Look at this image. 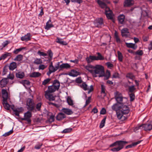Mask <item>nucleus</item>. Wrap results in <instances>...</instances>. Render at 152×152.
<instances>
[{
  "mask_svg": "<svg viewBox=\"0 0 152 152\" xmlns=\"http://www.w3.org/2000/svg\"><path fill=\"white\" fill-rule=\"evenodd\" d=\"M128 143V142L126 141L121 140H118L110 144L109 147H113L118 146L117 147L114 148L110 150L113 152H118L123 149L125 145Z\"/></svg>",
  "mask_w": 152,
  "mask_h": 152,
  "instance_id": "f257e3e1",
  "label": "nucleus"
},
{
  "mask_svg": "<svg viewBox=\"0 0 152 152\" xmlns=\"http://www.w3.org/2000/svg\"><path fill=\"white\" fill-rule=\"evenodd\" d=\"M60 87L59 82L56 79L54 80L53 85L48 87V90L45 92V93H51L55 92L56 90H58Z\"/></svg>",
  "mask_w": 152,
  "mask_h": 152,
  "instance_id": "f03ea898",
  "label": "nucleus"
},
{
  "mask_svg": "<svg viewBox=\"0 0 152 152\" xmlns=\"http://www.w3.org/2000/svg\"><path fill=\"white\" fill-rule=\"evenodd\" d=\"M121 110L117 112V116L120 118L122 117V114H127L130 111L129 107L127 105H124V103L122 104Z\"/></svg>",
  "mask_w": 152,
  "mask_h": 152,
  "instance_id": "7ed1b4c3",
  "label": "nucleus"
},
{
  "mask_svg": "<svg viewBox=\"0 0 152 152\" xmlns=\"http://www.w3.org/2000/svg\"><path fill=\"white\" fill-rule=\"evenodd\" d=\"M95 74H99V77H103L104 76V68L102 65H96L95 68Z\"/></svg>",
  "mask_w": 152,
  "mask_h": 152,
  "instance_id": "20e7f679",
  "label": "nucleus"
},
{
  "mask_svg": "<svg viewBox=\"0 0 152 152\" xmlns=\"http://www.w3.org/2000/svg\"><path fill=\"white\" fill-rule=\"evenodd\" d=\"M47 53L48 54V57H45L46 59H47L45 60V61H46L47 63L50 64L49 67H50V66H53V62L51 61V60L53 59V53L51 50L49 49L48 50Z\"/></svg>",
  "mask_w": 152,
  "mask_h": 152,
  "instance_id": "39448f33",
  "label": "nucleus"
},
{
  "mask_svg": "<svg viewBox=\"0 0 152 152\" xmlns=\"http://www.w3.org/2000/svg\"><path fill=\"white\" fill-rule=\"evenodd\" d=\"M31 111H28L24 114V118H21V119L22 121H25L27 122V123L30 124L31 123V118L32 117V114Z\"/></svg>",
  "mask_w": 152,
  "mask_h": 152,
  "instance_id": "423d86ee",
  "label": "nucleus"
},
{
  "mask_svg": "<svg viewBox=\"0 0 152 152\" xmlns=\"http://www.w3.org/2000/svg\"><path fill=\"white\" fill-rule=\"evenodd\" d=\"M27 107L28 110L30 111H33L35 108L34 103L33 99L28 98L26 102Z\"/></svg>",
  "mask_w": 152,
  "mask_h": 152,
  "instance_id": "0eeeda50",
  "label": "nucleus"
},
{
  "mask_svg": "<svg viewBox=\"0 0 152 152\" xmlns=\"http://www.w3.org/2000/svg\"><path fill=\"white\" fill-rule=\"evenodd\" d=\"M114 98L118 103L123 104V99L122 94L118 91H116L114 93Z\"/></svg>",
  "mask_w": 152,
  "mask_h": 152,
  "instance_id": "6e6552de",
  "label": "nucleus"
},
{
  "mask_svg": "<svg viewBox=\"0 0 152 152\" xmlns=\"http://www.w3.org/2000/svg\"><path fill=\"white\" fill-rule=\"evenodd\" d=\"M102 5L107 7L106 5L104 3H103ZM104 9H105L104 13L107 19L109 20L112 19L113 12L112 10L110 9L109 7H106V8Z\"/></svg>",
  "mask_w": 152,
  "mask_h": 152,
  "instance_id": "1a4fd4ad",
  "label": "nucleus"
},
{
  "mask_svg": "<svg viewBox=\"0 0 152 152\" xmlns=\"http://www.w3.org/2000/svg\"><path fill=\"white\" fill-rule=\"evenodd\" d=\"M97 2L98 4L99 7L102 9H104L106 8V7L102 5L103 3H104L107 6V7H109L107 6V4H111V1L110 0H97Z\"/></svg>",
  "mask_w": 152,
  "mask_h": 152,
  "instance_id": "9d476101",
  "label": "nucleus"
},
{
  "mask_svg": "<svg viewBox=\"0 0 152 152\" xmlns=\"http://www.w3.org/2000/svg\"><path fill=\"white\" fill-rule=\"evenodd\" d=\"M134 4V1L133 0H125L123 3V6L124 7H130L133 6Z\"/></svg>",
  "mask_w": 152,
  "mask_h": 152,
  "instance_id": "9b49d317",
  "label": "nucleus"
},
{
  "mask_svg": "<svg viewBox=\"0 0 152 152\" xmlns=\"http://www.w3.org/2000/svg\"><path fill=\"white\" fill-rule=\"evenodd\" d=\"M95 25L97 27H101L104 25L103 20L102 18H98L96 19L95 21Z\"/></svg>",
  "mask_w": 152,
  "mask_h": 152,
  "instance_id": "f8f14e48",
  "label": "nucleus"
},
{
  "mask_svg": "<svg viewBox=\"0 0 152 152\" xmlns=\"http://www.w3.org/2000/svg\"><path fill=\"white\" fill-rule=\"evenodd\" d=\"M123 104L118 103L116 102V103L114 104L112 107V108L113 110L115 111L117 113L118 111H120L121 110V106Z\"/></svg>",
  "mask_w": 152,
  "mask_h": 152,
  "instance_id": "ddd939ff",
  "label": "nucleus"
},
{
  "mask_svg": "<svg viewBox=\"0 0 152 152\" xmlns=\"http://www.w3.org/2000/svg\"><path fill=\"white\" fill-rule=\"evenodd\" d=\"M2 97L3 99V102H6L9 98L7 90L5 89H2L1 90Z\"/></svg>",
  "mask_w": 152,
  "mask_h": 152,
  "instance_id": "4468645a",
  "label": "nucleus"
},
{
  "mask_svg": "<svg viewBox=\"0 0 152 152\" xmlns=\"http://www.w3.org/2000/svg\"><path fill=\"white\" fill-rule=\"evenodd\" d=\"M86 60L88 64H89L94 61L96 60V56L90 55L89 56H87L86 57Z\"/></svg>",
  "mask_w": 152,
  "mask_h": 152,
  "instance_id": "2eb2a0df",
  "label": "nucleus"
},
{
  "mask_svg": "<svg viewBox=\"0 0 152 152\" xmlns=\"http://www.w3.org/2000/svg\"><path fill=\"white\" fill-rule=\"evenodd\" d=\"M31 34L30 33H28L24 36H22L21 37V39L22 41H25L26 42L31 40Z\"/></svg>",
  "mask_w": 152,
  "mask_h": 152,
  "instance_id": "dca6fc26",
  "label": "nucleus"
},
{
  "mask_svg": "<svg viewBox=\"0 0 152 152\" xmlns=\"http://www.w3.org/2000/svg\"><path fill=\"white\" fill-rule=\"evenodd\" d=\"M8 78H3L0 82V84L1 88L5 87L8 82Z\"/></svg>",
  "mask_w": 152,
  "mask_h": 152,
  "instance_id": "f3484780",
  "label": "nucleus"
},
{
  "mask_svg": "<svg viewBox=\"0 0 152 152\" xmlns=\"http://www.w3.org/2000/svg\"><path fill=\"white\" fill-rule=\"evenodd\" d=\"M143 128L145 131H150L152 129V123L143 124Z\"/></svg>",
  "mask_w": 152,
  "mask_h": 152,
  "instance_id": "a211bd4d",
  "label": "nucleus"
},
{
  "mask_svg": "<svg viewBox=\"0 0 152 152\" xmlns=\"http://www.w3.org/2000/svg\"><path fill=\"white\" fill-rule=\"evenodd\" d=\"M66 116V115L62 113H58L56 117V119L58 121H60L65 118Z\"/></svg>",
  "mask_w": 152,
  "mask_h": 152,
  "instance_id": "6ab92c4d",
  "label": "nucleus"
},
{
  "mask_svg": "<svg viewBox=\"0 0 152 152\" xmlns=\"http://www.w3.org/2000/svg\"><path fill=\"white\" fill-rule=\"evenodd\" d=\"M141 141V140H140L136 142H133L132 144L126 146L125 147V148L126 149H127L129 148H132L133 147H135L137 145L140 143Z\"/></svg>",
  "mask_w": 152,
  "mask_h": 152,
  "instance_id": "aec40b11",
  "label": "nucleus"
},
{
  "mask_svg": "<svg viewBox=\"0 0 152 152\" xmlns=\"http://www.w3.org/2000/svg\"><path fill=\"white\" fill-rule=\"evenodd\" d=\"M114 38L115 39L116 42L117 43H120L121 42V41L119 37L118 32L116 30L114 34Z\"/></svg>",
  "mask_w": 152,
  "mask_h": 152,
  "instance_id": "412c9836",
  "label": "nucleus"
},
{
  "mask_svg": "<svg viewBox=\"0 0 152 152\" xmlns=\"http://www.w3.org/2000/svg\"><path fill=\"white\" fill-rule=\"evenodd\" d=\"M62 110L63 113L67 115H70L73 113V112L69 108H63Z\"/></svg>",
  "mask_w": 152,
  "mask_h": 152,
  "instance_id": "4be33fe9",
  "label": "nucleus"
},
{
  "mask_svg": "<svg viewBox=\"0 0 152 152\" xmlns=\"http://www.w3.org/2000/svg\"><path fill=\"white\" fill-rule=\"evenodd\" d=\"M8 67L10 70L13 71L17 67V63L15 62H12Z\"/></svg>",
  "mask_w": 152,
  "mask_h": 152,
  "instance_id": "5701e85b",
  "label": "nucleus"
},
{
  "mask_svg": "<svg viewBox=\"0 0 152 152\" xmlns=\"http://www.w3.org/2000/svg\"><path fill=\"white\" fill-rule=\"evenodd\" d=\"M56 42L64 45H66L68 44L66 42L62 41V39L58 37H57L56 38Z\"/></svg>",
  "mask_w": 152,
  "mask_h": 152,
  "instance_id": "b1692460",
  "label": "nucleus"
},
{
  "mask_svg": "<svg viewBox=\"0 0 152 152\" xmlns=\"http://www.w3.org/2000/svg\"><path fill=\"white\" fill-rule=\"evenodd\" d=\"M128 29L126 28H124L122 29L121 31V35L122 37H127V35L126 33H129Z\"/></svg>",
  "mask_w": 152,
  "mask_h": 152,
  "instance_id": "393cba45",
  "label": "nucleus"
},
{
  "mask_svg": "<svg viewBox=\"0 0 152 152\" xmlns=\"http://www.w3.org/2000/svg\"><path fill=\"white\" fill-rule=\"evenodd\" d=\"M50 93L47 94L45 93V96L46 98H48L49 100L50 101H54L55 100V97L53 96L52 94H51Z\"/></svg>",
  "mask_w": 152,
  "mask_h": 152,
  "instance_id": "a878e982",
  "label": "nucleus"
},
{
  "mask_svg": "<svg viewBox=\"0 0 152 152\" xmlns=\"http://www.w3.org/2000/svg\"><path fill=\"white\" fill-rule=\"evenodd\" d=\"M71 67L70 65L67 63L62 64L60 65V70H62L64 69H68Z\"/></svg>",
  "mask_w": 152,
  "mask_h": 152,
  "instance_id": "bb28decb",
  "label": "nucleus"
},
{
  "mask_svg": "<svg viewBox=\"0 0 152 152\" xmlns=\"http://www.w3.org/2000/svg\"><path fill=\"white\" fill-rule=\"evenodd\" d=\"M126 46L128 48H131L134 50H135L137 48V46H135V44L132 43H128L125 42Z\"/></svg>",
  "mask_w": 152,
  "mask_h": 152,
  "instance_id": "cd10ccee",
  "label": "nucleus"
},
{
  "mask_svg": "<svg viewBox=\"0 0 152 152\" xmlns=\"http://www.w3.org/2000/svg\"><path fill=\"white\" fill-rule=\"evenodd\" d=\"M78 72L74 69H72L71 70L70 72L69 73V76L73 77L77 76L78 75Z\"/></svg>",
  "mask_w": 152,
  "mask_h": 152,
  "instance_id": "c85d7f7f",
  "label": "nucleus"
},
{
  "mask_svg": "<svg viewBox=\"0 0 152 152\" xmlns=\"http://www.w3.org/2000/svg\"><path fill=\"white\" fill-rule=\"evenodd\" d=\"M125 16L123 15H121L118 17V20L119 23L123 24L124 22Z\"/></svg>",
  "mask_w": 152,
  "mask_h": 152,
  "instance_id": "c756f323",
  "label": "nucleus"
},
{
  "mask_svg": "<svg viewBox=\"0 0 152 152\" xmlns=\"http://www.w3.org/2000/svg\"><path fill=\"white\" fill-rule=\"evenodd\" d=\"M136 89V88L135 87V86L134 85L132 86H128V93H135L134 91Z\"/></svg>",
  "mask_w": 152,
  "mask_h": 152,
  "instance_id": "7c9ffc66",
  "label": "nucleus"
},
{
  "mask_svg": "<svg viewBox=\"0 0 152 152\" xmlns=\"http://www.w3.org/2000/svg\"><path fill=\"white\" fill-rule=\"evenodd\" d=\"M49 114H51V115H50V117L48 119L47 121L50 123H51L54 121L55 116L52 115L53 114L51 113L50 112H49L48 114H47L48 115Z\"/></svg>",
  "mask_w": 152,
  "mask_h": 152,
  "instance_id": "2f4dec72",
  "label": "nucleus"
},
{
  "mask_svg": "<svg viewBox=\"0 0 152 152\" xmlns=\"http://www.w3.org/2000/svg\"><path fill=\"white\" fill-rule=\"evenodd\" d=\"M16 76L18 78L22 79L25 76V74L23 72H19L16 73Z\"/></svg>",
  "mask_w": 152,
  "mask_h": 152,
  "instance_id": "473e14b6",
  "label": "nucleus"
},
{
  "mask_svg": "<svg viewBox=\"0 0 152 152\" xmlns=\"http://www.w3.org/2000/svg\"><path fill=\"white\" fill-rule=\"evenodd\" d=\"M51 22V20L50 18L49 19V20L46 23L45 29L47 30L49 29L50 28L53 27L54 26L53 24H49V23Z\"/></svg>",
  "mask_w": 152,
  "mask_h": 152,
  "instance_id": "72a5a7b5",
  "label": "nucleus"
},
{
  "mask_svg": "<svg viewBox=\"0 0 152 152\" xmlns=\"http://www.w3.org/2000/svg\"><path fill=\"white\" fill-rule=\"evenodd\" d=\"M41 74L39 72H34L31 73L29 76L31 77H37L40 76Z\"/></svg>",
  "mask_w": 152,
  "mask_h": 152,
  "instance_id": "f704fd0d",
  "label": "nucleus"
},
{
  "mask_svg": "<svg viewBox=\"0 0 152 152\" xmlns=\"http://www.w3.org/2000/svg\"><path fill=\"white\" fill-rule=\"evenodd\" d=\"M96 54L97 55V56H96V60H102L104 59V57L101 55L100 53L98 52Z\"/></svg>",
  "mask_w": 152,
  "mask_h": 152,
  "instance_id": "c9c22d12",
  "label": "nucleus"
},
{
  "mask_svg": "<svg viewBox=\"0 0 152 152\" xmlns=\"http://www.w3.org/2000/svg\"><path fill=\"white\" fill-rule=\"evenodd\" d=\"M20 83L25 87L26 85L27 86H29L31 83L29 81L27 80H22V81H20Z\"/></svg>",
  "mask_w": 152,
  "mask_h": 152,
  "instance_id": "e433bc0d",
  "label": "nucleus"
},
{
  "mask_svg": "<svg viewBox=\"0 0 152 152\" xmlns=\"http://www.w3.org/2000/svg\"><path fill=\"white\" fill-rule=\"evenodd\" d=\"M23 55L21 54L18 55L14 59V60L15 61H20L23 59Z\"/></svg>",
  "mask_w": 152,
  "mask_h": 152,
  "instance_id": "4c0bfd02",
  "label": "nucleus"
},
{
  "mask_svg": "<svg viewBox=\"0 0 152 152\" xmlns=\"http://www.w3.org/2000/svg\"><path fill=\"white\" fill-rule=\"evenodd\" d=\"M2 104L5 109L7 110H10V105L7 103V100L6 102L3 101Z\"/></svg>",
  "mask_w": 152,
  "mask_h": 152,
  "instance_id": "58836bf2",
  "label": "nucleus"
},
{
  "mask_svg": "<svg viewBox=\"0 0 152 152\" xmlns=\"http://www.w3.org/2000/svg\"><path fill=\"white\" fill-rule=\"evenodd\" d=\"M26 49V47H21L17 49L14 50L13 51V53L15 54H18L19 52L25 49Z\"/></svg>",
  "mask_w": 152,
  "mask_h": 152,
  "instance_id": "ea45409f",
  "label": "nucleus"
},
{
  "mask_svg": "<svg viewBox=\"0 0 152 152\" xmlns=\"http://www.w3.org/2000/svg\"><path fill=\"white\" fill-rule=\"evenodd\" d=\"M110 76V73L109 71L107 70L106 72V74H105L104 71V74L103 76L104 77V80L108 79Z\"/></svg>",
  "mask_w": 152,
  "mask_h": 152,
  "instance_id": "a19ab883",
  "label": "nucleus"
},
{
  "mask_svg": "<svg viewBox=\"0 0 152 152\" xmlns=\"http://www.w3.org/2000/svg\"><path fill=\"white\" fill-rule=\"evenodd\" d=\"M130 102H133L135 99V96L134 93H128Z\"/></svg>",
  "mask_w": 152,
  "mask_h": 152,
  "instance_id": "79ce46f5",
  "label": "nucleus"
},
{
  "mask_svg": "<svg viewBox=\"0 0 152 152\" xmlns=\"http://www.w3.org/2000/svg\"><path fill=\"white\" fill-rule=\"evenodd\" d=\"M118 55V58L120 62H122L123 59V56L122 53L119 51H117Z\"/></svg>",
  "mask_w": 152,
  "mask_h": 152,
  "instance_id": "37998d69",
  "label": "nucleus"
},
{
  "mask_svg": "<svg viewBox=\"0 0 152 152\" xmlns=\"http://www.w3.org/2000/svg\"><path fill=\"white\" fill-rule=\"evenodd\" d=\"M101 94H104V96H105L106 95V88L105 86L103 85H101Z\"/></svg>",
  "mask_w": 152,
  "mask_h": 152,
  "instance_id": "c03bdc74",
  "label": "nucleus"
},
{
  "mask_svg": "<svg viewBox=\"0 0 152 152\" xmlns=\"http://www.w3.org/2000/svg\"><path fill=\"white\" fill-rule=\"evenodd\" d=\"M126 77L127 78H129L133 80L135 78V76L132 73L129 72L126 74Z\"/></svg>",
  "mask_w": 152,
  "mask_h": 152,
  "instance_id": "a18cd8bd",
  "label": "nucleus"
},
{
  "mask_svg": "<svg viewBox=\"0 0 152 152\" xmlns=\"http://www.w3.org/2000/svg\"><path fill=\"white\" fill-rule=\"evenodd\" d=\"M42 145V143L38 142H37V144L34 146V148L36 149H39L41 148Z\"/></svg>",
  "mask_w": 152,
  "mask_h": 152,
  "instance_id": "49530a36",
  "label": "nucleus"
},
{
  "mask_svg": "<svg viewBox=\"0 0 152 152\" xmlns=\"http://www.w3.org/2000/svg\"><path fill=\"white\" fill-rule=\"evenodd\" d=\"M107 118V116H104L103 119L101 121L99 127L100 128H103L104 126V124L105 122V121Z\"/></svg>",
  "mask_w": 152,
  "mask_h": 152,
  "instance_id": "de8ad7c7",
  "label": "nucleus"
},
{
  "mask_svg": "<svg viewBox=\"0 0 152 152\" xmlns=\"http://www.w3.org/2000/svg\"><path fill=\"white\" fill-rule=\"evenodd\" d=\"M67 102L68 104L72 106L74 104L72 100L69 96L68 97L67 99Z\"/></svg>",
  "mask_w": 152,
  "mask_h": 152,
  "instance_id": "09e8293b",
  "label": "nucleus"
},
{
  "mask_svg": "<svg viewBox=\"0 0 152 152\" xmlns=\"http://www.w3.org/2000/svg\"><path fill=\"white\" fill-rule=\"evenodd\" d=\"M10 42L8 40H6L5 42H4L3 43H2V46H0V50H2L3 48L7 46V45L10 43Z\"/></svg>",
  "mask_w": 152,
  "mask_h": 152,
  "instance_id": "8fccbe9b",
  "label": "nucleus"
},
{
  "mask_svg": "<svg viewBox=\"0 0 152 152\" xmlns=\"http://www.w3.org/2000/svg\"><path fill=\"white\" fill-rule=\"evenodd\" d=\"M8 66L7 65H5L4 66L2 72V75H5L7 72H8Z\"/></svg>",
  "mask_w": 152,
  "mask_h": 152,
  "instance_id": "3c124183",
  "label": "nucleus"
},
{
  "mask_svg": "<svg viewBox=\"0 0 152 152\" xmlns=\"http://www.w3.org/2000/svg\"><path fill=\"white\" fill-rule=\"evenodd\" d=\"M34 63L36 64H42V61L41 59L36 58L34 61Z\"/></svg>",
  "mask_w": 152,
  "mask_h": 152,
  "instance_id": "603ef678",
  "label": "nucleus"
},
{
  "mask_svg": "<svg viewBox=\"0 0 152 152\" xmlns=\"http://www.w3.org/2000/svg\"><path fill=\"white\" fill-rule=\"evenodd\" d=\"M72 130L71 128H68L64 129L61 132L62 133H66L70 132Z\"/></svg>",
  "mask_w": 152,
  "mask_h": 152,
  "instance_id": "864d4df0",
  "label": "nucleus"
},
{
  "mask_svg": "<svg viewBox=\"0 0 152 152\" xmlns=\"http://www.w3.org/2000/svg\"><path fill=\"white\" fill-rule=\"evenodd\" d=\"M51 80V79L48 78L45 79L42 83V85L45 86L46 84L49 83Z\"/></svg>",
  "mask_w": 152,
  "mask_h": 152,
  "instance_id": "5fc2aeb1",
  "label": "nucleus"
},
{
  "mask_svg": "<svg viewBox=\"0 0 152 152\" xmlns=\"http://www.w3.org/2000/svg\"><path fill=\"white\" fill-rule=\"evenodd\" d=\"M80 86L81 88H83L84 90H88L89 89L88 88H87V85L84 83H83Z\"/></svg>",
  "mask_w": 152,
  "mask_h": 152,
  "instance_id": "6e6d98bb",
  "label": "nucleus"
},
{
  "mask_svg": "<svg viewBox=\"0 0 152 152\" xmlns=\"http://www.w3.org/2000/svg\"><path fill=\"white\" fill-rule=\"evenodd\" d=\"M17 109V111L18 112V115H16V114H15V115L18 116H20L19 115V113H20L21 112H22V111L23 110V108L22 107H20V108H16Z\"/></svg>",
  "mask_w": 152,
  "mask_h": 152,
  "instance_id": "4d7b16f0",
  "label": "nucleus"
},
{
  "mask_svg": "<svg viewBox=\"0 0 152 152\" xmlns=\"http://www.w3.org/2000/svg\"><path fill=\"white\" fill-rule=\"evenodd\" d=\"M13 129H12V130H10L9 132L5 133L3 135V136L4 137H6L7 136H8L10 135L11 134H12L13 133Z\"/></svg>",
  "mask_w": 152,
  "mask_h": 152,
  "instance_id": "13d9d810",
  "label": "nucleus"
},
{
  "mask_svg": "<svg viewBox=\"0 0 152 152\" xmlns=\"http://www.w3.org/2000/svg\"><path fill=\"white\" fill-rule=\"evenodd\" d=\"M95 68V66H93L91 65L88 64L87 66H86L85 68L87 70L89 69L90 68L94 69Z\"/></svg>",
  "mask_w": 152,
  "mask_h": 152,
  "instance_id": "bf43d9fd",
  "label": "nucleus"
},
{
  "mask_svg": "<svg viewBox=\"0 0 152 152\" xmlns=\"http://www.w3.org/2000/svg\"><path fill=\"white\" fill-rule=\"evenodd\" d=\"M143 53V52L142 50H139L135 52V55H138L139 56H142Z\"/></svg>",
  "mask_w": 152,
  "mask_h": 152,
  "instance_id": "052dcab7",
  "label": "nucleus"
},
{
  "mask_svg": "<svg viewBox=\"0 0 152 152\" xmlns=\"http://www.w3.org/2000/svg\"><path fill=\"white\" fill-rule=\"evenodd\" d=\"M37 54L40 56H47V54L46 53L41 51L40 50L38 51Z\"/></svg>",
  "mask_w": 152,
  "mask_h": 152,
  "instance_id": "680f3d73",
  "label": "nucleus"
},
{
  "mask_svg": "<svg viewBox=\"0 0 152 152\" xmlns=\"http://www.w3.org/2000/svg\"><path fill=\"white\" fill-rule=\"evenodd\" d=\"M39 9L41 10V11L39 13V14L38 15V16L39 17H42L44 14V12L43 11V7H41Z\"/></svg>",
  "mask_w": 152,
  "mask_h": 152,
  "instance_id": "e2e57ef3",
  "label": "nucleus"
},
{
  "mask_svg": "<svg viewBox=\"0 0 152 152\" xmlns=\"http://www.w3.org/2000/svg\"><path fill=\"white\" fill-rule=\"evenodd\" d=\"M60 62H58L57 64V66H55L54 67V69L53 70V71L54 72H55V71H57L59 68V70H60Z\"/></svg>",
  "mask_w": 152,
  "mask_h": 152,
  "instance_id": "0e129e2a",
  "label": "nucleus"
},
{
  "mask_svg": "<svg viewBox=\"0 0 152 152\" xmlns=\"http://www.w3.org/2000/svg\"><path fill=\"white\" fill-rule=\"evenodd\" d=\"M149 36H148L143 35L142 37V39L144 42H147L149 39Z\"/></svg>",
  "mask_w": 152,
  "mask_h": 152,
  "instance_id": "69168bd1",
  "label": "nucleus"
},
{
  "mask_svg": "<svg viewBox=\"0 0 152 152\" xmlns=\"http://www.w3.org/2000/svg\"><path fill=\"white\" fill-rule=\"evenodd\" d=\"M10 108L15 113V114L18 115V112L17 111V109L16 108L15 109V106L14 105H12L11 107H10Z\"/></svg>",
  "mask_w": 152,
  "mask_h": 152,
  "instance_id": "338daca9",
  "label": "nucleus"
},
{
  "mask_svg": "<svg viewBox=\"0 0 152 152\" xmlns=\"http://www.w3.org/2000/svg\"><path fill=\"white\" fill-rule=\"evenodd\" d=\"M42 105V103L41 102L38 103L36 106V108L38 111H40Z\"/></svg>",
  "mask_w": 152,
  "mask_h": 152,
  "instance_id": "774afa93",
  "label": "nucleus"
}]
</instances>
